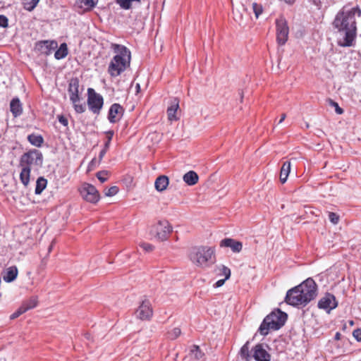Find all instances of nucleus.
Returning <instances> with one entry per match:
<instances>
[{
    "label": "nucleus",
    "instance_id": "20",
    "mask_svg": "<svg viewBox=\"0 0 361 361\" xmlns=\"http://www.w3.org/2000/svg\"><path fill=\"white\" fill-rule=\"evenodd\" d=\"M169 184V179L168 176L165 175H161L156 178L154 182V187L158 192H163L166 190Z\"/></svg>",
    "mask_w": 361,
    "mask_h": 361
},
{
    "label": "nucleus",
    "instance_id": "40",
    "mask_svg": "<svg viewBox=\"0 0 361 361\" xmlns=\"http://www.w3.org/2000/svg\"><path fill=\"white\" fill-rule=\"evenodd\" d=\"M220 271H221V274L225 276L224 279H228L231 276V270L229 268L224 265H221L220 267Z\"/></svg>",
    "mask_w": 361,
    "mask_h": 361
},
{
    "label": "nucleus",
    "instance_id": "38",
    "mask_svg": "<svg viewBox=\"0 0 361 361\" xmlns=\"http://www.w3.org/2000/svg\"><path fill=\"white\" fill-rule=\"evenodd\" d=\"M118 192V188L117 186H111L109 189L104 191L106 196L112 197L116 195Z\"/></svg>",
    "mask_w": 361,
    "mask_h": 361
},
{
    "label": "nucleus",
    "instance_id": "50",
    "mask_svg": "<svg viewBox=\"0 0 361 361\" xmlns=\"http://www.w3.org/2000/svg\"><path fill=\"white\" fill-rule=\"evenodd\" d=\"M227 279H220L219 281H217L215 284L214 285V286L215 288H219V287H221V286L224 285V283H225V281H226Z\"/></svg>",
    "mask_w": 361,
    "mask_h": 361
},
{
    "label": "nucleus",
    "instance_id": "55",
    "mask_svg": "<svg viewBox=\"0 0 361 361\" xmlns=\"http://www.w3.org/2000/svg\"><path fill=\"white\" fill-rule=\"evenodd\" d=\"M51 249H52V245H50L49 248H48V252L49 253L51 252Z\"/></svg>",
    "mask_w": 361,
    "mask_h": 361
},
{
    "label": "nucleus",
    "instance_id": "11",
    "mask_svg": "<svg viewBox=\"0 0 361 361\" xmlns=\"http://www.w3.org/2000/svg\"><path fill=\"white\" fill-rule=\"evenodd\" d=\"M268 345L265 343H258L252 348V357L256 361H270L271 355L267 350Z\"/></svg>",
    "mask_w": 361,
    "mask_h": 361
},
{
    "label": "nucleus",
    "instance_id": "30",
    "mask_svg": "<svg viewBox=\"0 0 361 361\" xmlns=\"http://www.w3.org/2000/svg\"><path fill=\"white\" fill-rule=\"evenodd\" d=\"M47 184V180L43 177H39L37 178L36 182V187L35 192L36 195H39L45 189Z\"/></svg>",
    "mask_w": 361,
    "mask_h": 361
},
{
    "label": "nucleus",
    "instance_id": "31",
    "mask_svg": "<svg viewBox=\"0 0 361 361\" xmlns=\"http://www.w3.org/2000/svg\"><path fill=\"white\" fill-rule=\"evenodd\" d=\"M190 355L195 360H200L204 354L198 345H194L190 350Z\"/></svg>",
    "mask_w": 361,
    "mask_h": 361
},
{
    "label": "nucleus",
    "instance_id": "12",
    "mask_svg": "<svg viewBox=\"0 0 361 361\" xmlns=\"http://www.w3.org/2000/svg\"><path fill=\"white\" fill-rule=\"evenodd\" d=\"M156 235L155 237L161 240H165L168 238L169 233L172 231V226L168 221H159L154 226Z\"/></svg>",
    "mask_w": 361,
    "mask_h": 361
},
{
    "label": "nucleus",
    "instance_id": "46",
    "mask_svg": "<svg viewBox=\"0 0 361 361\" xmlns=\"http://www.w3.org/2000/svg\"><path fill=\"white\" fill-rule=\"evenodd\" d=\"M353 336L357 341H361V329H355Z\"/></svg>",
    "mask_w": 361,
    "mask_h": 361
},
{
    "label": "nucleus",
    "instance_id": "41",
    "mask_svg": "<svg viewBox=\"0 0 361 361\" xmlns=\"http://www.w3.org/2000/svg\"><path fill=\"white\" fill-rule=\"evenodd\" d=\"M107 174L105 171H99L97 173V177L101 183H104L107 180Z\"/></svg>",
    "mask_w": 361,
    "mask_h": 361
},
{
    "label": "nucleus",
    "instance_id": "5",
    "mask_svg": "<svg viewBox=\"0 0 361 361\" xmlns=\"http://www.w3.org/2000/svg\"><path fill=\"white\" fill-rule=\"evenodd\" d=\"M79 79L78 78H73L69 81L68 92L75 111L78 114H82L85 111L86 106L85 104H79Z\"/></svg>",
    "mask_w": 361,
    "mask_h": 361
},
{
    "label": "nucleus",
    "instance_id": "44",
    "mask_svg": "<svg viewBox=\"0 0 361 361\" xmlns=\"http://www.w3.org/2000/svg\"><path fill=\"white\" fill-rule=\"evenodd\" d=\"M140 246L147 252H152L154 250V246L149 243H142Z\"/></svg>",
    "mask_w": 361,
    "mask_h": 361
},
{
    "label": "nucleus",
    "instance_id": "27",
    "mask_svg": "<svg viewBox=\"0 0 361 361\" xmlns=\"http://www.w3.org/2000/svg\"><path fill=\"white\" fill-rule=\"evenodd\" d=\"M21 172L20 173V179L21 183L27 187L30 182L31 169L28 167H21Z\"/></svg>",
    "mask_w": 361,
    "mask_h": 361
},
{
    "label": "nucleus",
    "instance_id": "47",
    "mask_svg": "<svg viewBox=\"0 0 361 361\" xmlns=\"http://www.w3.org/2000/svg\"><path fill=\"white\" fill-rule=\"evenodd\" d=\"M108 149H106V147L104 146V148L99 152L98 162H101V161L102 160L103 157L106 154Z\"/></svg>",
    "mask_w": 361,
    "mask_h": 361
},
{
    "label": "nucleus",
    "instance_id": "32",
    "mask_svg": "<svg viewBox=\"0 0 361 361\" xmlns=\"http://www.w3.org/2000/svg\"><path fill=\"white\" fill-rule=\"evenodd\" d=\"M39 0H23V8L28 11H32L37 5Z\"/></svg>",
    "mask_w": 361,
    "mask_h": 361
},
{
    "label": "nucleus",
    "instance_id": "49",
    "mask_svg": "<svg viewBox=\"0 0 361 361\" xmlns=\"http://www.w3.org/2000/svg\"><path fill=\"white\" fill-rule=\"evenodd\" d=\"M47 259L46 257L43 258L42 260H41V262L39 265V269L40 270H44L47 266Z\"/></svg>",
    "mask_w": 361,
    "mask_h": 361
},
{
    "label": "nucleus",
    "instance_id": "10",
    "mask_svg": "<svg viewBox=\"0 0 361 361\" xmlns=\"http://www.w3.org/2000/svg\"><path fill=\"white\" fill-rule=\"evenodd\" d=\"M82 198L91 203H96L99 201L100 196L96 188L89 183H84L80 189Z\"/></svg>",
    "mask_w": 361,
    "mask_h": 361
},
{
    "label": "nucleus",
    "instance_id": "1",
    "mask_svg": "<svg viewBox=\"0 0 361 361\" xmlns=\"http://www.w3.org/2000/svg\"><path fill=\"white\" fill-rule=\"evenodd\" d=\"M361 16V10L358 6L347 10L346 7H343L336 14L334 21L333 26L338 32H344L345 36L343 42H339L338 44L341 47H351L355 38L357 32V26L355 20V14Z\"/></svg>",
    "mask_w": 361,
    "mask_h": 361
},
{
    "label": "nucleus",
    "instance_id": "53",
    "mask_svg": "<svg viewBox=\"0 0 361 361\" xmlns=\"http://www.w3.org/2000/svg\"><path fill=\"white\" fill-rule=\"evenodd\" d=\"M341 338V334L339 332H337L335 335V339L339 340Z\"/></svg>",
    "mask_w": 361,
    "mask_h": 361
},
{
    "label": "nucleus",
    "instance_id": "16",
    "mask_svg": "<svg viewBox=\"0 0 361 361\" xmlns=\"http://www.w3.org/2000/svg\"><path fill=\"white\" fill-rule=\"evenodd\" d=\"M124 113L123 107L117 103L113 104L109 110L108 119L110 123H115L118 122Z\"/></svg>",
    "mask_w": 361,
    "mask_h": 361
},
{
    "label": "nucleus",
    "instance_id": "56",
    "mask_svg": "<svg viewBox=\"0 0 361 361\" xmlns=\"http://www.w3.org/2000/svg\"><path fill=\"white\" fill-rule=\"evenodd\" d=\"M349 323H350V324L351 326H353V325L354 324V322H353V321H352V320H351V321H350V322H349Z\"/></svg>",
    "mask_w": 361,
    "mask_h": 361
},
{
    "label": "nucleus",
    "instance_id": "14",
    "mask_svg": "<svg viewBox=\"0 0 361 361\" xmlns=\"http://www.w3.org/2000/svg\"><path fill=\"white\" fill-rule=\"evenodd\" d=\"M338 306V302L333 294L327 293L318 302V307L326 310L328 313Z\"/></svg>",
    "mask_w": 361,
    "mask_h": 361
},
{
    "label": "nucleus",
    "instance_id": "23",
    "mask_svg": "<svg viewBox=\"0 0 361 361\" xmlns=\"http://www.w3.org/2000/svg\"><path fill=\"white\" fill-rule=\"evenodd\" d=\"M290 161H286L283 162L280 171V181L281 183H285L287 180L288 176L290 172Z\"/></svg>",
    "mask_w": 361,
    "mask_h": 361
},
{
    "label": "nucleus",
    "instance_id": "24",
    "mask_svg": "<svg viewBox=\"0 0 361 361\" xmlns=\"http://www.w3.org/2000/svg\"><path fill=\"white\" fill-rule=\"evenodd\" d=\"M183 179L188 185H194L198 182L199 176L194 171H190L184 174Z\"/></svg>",
    "mask_w": 361,
    "mask_h": 361
},
{
    "label": "nucleus",
    "instance_id": "29",
    "mask_svg": "<svg viewBox=\"0 0 361 361\" xmlns=\"http://www.w3.org/2000/svg\"><path fill=\"white\" fill-rule=\"evenodd\" d=\"M68 54V47L66 43H62L59 48L55 51L54 57L59 60L65 58Z\"/></svg>",
    "mask_w": 361,
    "mask_h": 361
},
{
    "label": "nucleus",
    "instance_id": "51",
    "mask_svg": "<svg viewBox=\"0 0 361 361\" xmlns=\"http://www.w3.org/2000/svg\"><path fill=\"white\" fill-rule=\"evenodd\" d=\"M100 162H98V160L95 158H94L89 164V168L91 167H95L96 166L99 165Z\"/></svg>",
    "mask_w": 361,
    "mask_h": 361
},
{
    "label": "nucleus",
    "instance_id": "36",
    "mask_svg": "<svg viewBox=\"0 0 361 361\" xmlns=\"http://www.w3.org/2000/svg\"><path fill=\"white\" fill-rule=\"evenodd\" d=\"M252 6V10L255 15V17L257 18H258L259 15L262 14V13L263 11L262 6L260 4H258L257 3H253Z\"/></svg>",
    "mask_w": 361,
    "mask_h": 361
},
{
    "label": "nucleus",
    "instance_id": "54",
    "mask_svg": "<svg viewBox=\"0 0 361 361\" xmlns=\"http://www.w3.org/2000/svg\"><path fill=\"white\" fill-rule=\"evenodd\" d=\"M312 2H313V4H314V5L317 6H318L319 5V4H320V1H319V0H312Z\"/></svg>",
    "mask_w": 361,
    "mask_h": 361
},
{
    "label": "nucleus",
    "instance_id": "2",
    "mask_svg": "<svg viewBox=\"0 0 361 361\" xmlns=\"http://www.w3.org/2000/svg\"><path fill=\"white\" fill-rule=\"evenodd\" d=\"M111 48L116 55L111 59L108 73L111 77H117L124 72L130 65L131 53L124 45L111 44Z\"/></svg>",
    "mask_w": 361,
    "mask_h": 361
},
{
    "label": "nucleus",
    "instance_id": "37",
    "mask_svg": "<svg viewBox=\"0 0 361 361\" xmlns=\"http://www.w3.org/2000/svg\"><path fill=\"white\" fill-rule=\"evenodd\" d=\"M329 221L334 225L338 224L340 220V216L338 214L334 212H329L328 214Z\"/></svg>",
    "mask_w": 361,
    "mask_h": 361
},
{
    "label": "nucleus",
    "instance_id": "15",
    "mask_svg": "<svg viewBox=\"0 0 361 361\" xmlns=\"http://www.w3.org/2000/svg\"><path fill=\"white\" fill-rule=\"evenodd\" d=\"M298 290L299 288L295 286L288 290L285 298V301L287 304L292 306H305L302 301V297Z\"/></svg>",
    "mask_w": 361,
    "mask_h": 361
},
{
    "label": "nucleus",
    "instance_id": "45",
    "mask_svg": "<svg viewBox=\"0 0 361 361\" xmlns=\"http://www.w3.org/2000/svg\"><path fill=\"white\" fill-rule=\"evenodd\" d=\"M8 18L4 16L0 15V27H8Z\"/></svg>",
    "mask_w": 361,
    "mask_h": 361
},
{
    "label": "nucleus",
    "instance_id": "52",
    "mask_svg": "<svg viewBox=\"0 0 361 361\" xmlns=\"http://www.w3.org/2000/svg\"><path fill=\"white\" fill-rule=\"evenodd\" d=\"M286 114H283L281 115V119L279 121V123H281L284 121V119L286 118Z\"/></svg>",
    "mask_w": 361,
    "mask_h": 361
},
{
    "label": "nucleus",
    "instance_id": "8",
    "mask_svg": "<svg viewBox=\"0 0 361 361\" xmlns=\"http://www.w3.org/2000/svg\"><path fill=\"white\" fill-rule=\"evenodd\" d=\"M87 105L90 111L99 115L104 105L103 97L96 92L94 89H87Z\"/></svg>",
    "mask_w": 361,
    "mask_h": 361
},
{
    "label": "nucleus",
    "instance_id": "35",
    "mask_svg": "<svg viewBox=\"0 0 361 361\" xmlns=\"http://www.w3.org/2000/svg\"><path fill=\"white\" fill-rule=\"evenodd\" d=\"M181 334V330L178 327L173 328L172 330L168 332V338L171 340H175Z\"/></svg>",
    "mask_w": 361,
    "mask_h": 361
},
{
    "label": "nucleus",
    "instance_id": "19",
    "mask_svg": "<svg viewBox=\"0 0 361 361\" xmlns=\"http://www.w3.org/2000/svg\"><path fill=\"white\" fill-rule=\"evenodd\" d=\"M179 108V99L178 98H173L171 101L170 106L167 109V114L169 120L177 121L178 118L176 114Z\"/></svg>",
    "mask_w": 361,
    "mask_h": 361
},
{
    "label": "nucleus",
    "instance_id": "48",
    "mask_svg": "<svg viewBox=\"0 0 361 361\" xmlns=\"http://www.w3.org/2000/svg\"><path fill=\"white\" fill-rule=\"evenodd\" d=\"M59 121L60 123H61L63 126H68V119L64 117L63 116H59Z\"/></svg>",
    "mask_w": 361,
    "mask_h": 361
},
{
    "label": "nucleus",
    "instance_id": "22",
    "mask_svg": "<svg viewBox=\"0 0 361 361\" xmlns=\"http://www.w3.org/2000/svg\"><path fill=\"white\" fill-rule=\"evenodd\" d=\"M18 269L16 266H11L6 269L3 278L6 282L10 283L13 281L18 276Z\"/></svg>",
    "mask_w": 361,
    "mask_h": 361
},
{
    "label": "nucleus",
    "instance_id": "7",
    "mask_svg": "<svg viewBox=\"0 0 361 361\" xmlns=\"http://www.w3.org/2000/svg\"><path fill=\"white\" fill-rule=\"evenodd\" d=\"M43 156L41 152L37 149H31L24 153L20 159V167L30 168L32 165L40 166L42 164Z\"/></svg>",
    "mask_w": 361,
    "mask_h": 361
},
{
    "label": "nucleus",
    "instance_id": "28",
    "mask_svg": "<svg viewBox=\"0 0 361 361\" xmlns=\"http://www.w3.org/2000/svg\"><path fill=\"white\" fill-rule=\"evenodd\" d=\"M27 140L30 142V143L35 147H41L44 139L42 135H36V134H30L27 136Z\"/></svg>",
    "mask_w": 361,
    "mask_h": 361
},
{
    "label": "nucleus",
    "instance_id": "4",
    "mask_svg": "<svg viewBox=\"0 0 361 361\" xmlns=\"http://www.w3.org/2000/svg\"><path fill=\"white\" fill-rule=\"evenodd\" d=\"M287 314L277 309L268 314L259 326L258 331L262 336H267L270 330H279L287 319Z\"/></svg>",
    "mask_w": 361,
    "mask_h": 361
},
{
    "label": "nucleus",
    "instance_id": "42",
    "mask_svg": "<svg viewBox=\"0 0 361 361\" xmlns=\"http://www.w3.org/2000/svg\"><path fill=\"white\" fill-rule=\"evenodd\" d=\"M329 104L335 108V111L338 114H342L343 113V109L338 106L337 102L329 99Z\"/></svg>",
    "mask_w": 361,
    "mask_h": 361
},
{
    "label": "nucleus",
    "instance_id": "39",
    "mask_svg": "<svg viewBox=\"0 0 361 361\" xmlns=\"http://www.w3.org/2000/svg\"><path fill=\"white\" fill-rule=\"evenodd\" d=\"M106 135V141L104 144V147H106V149H109L110 146V142L112 140V137L114 136V132L113 130H109L105 133Z\"/></svg>",
    "mask_w": 361,
    "mask_h": 361
},
{
    "label": "nucleus",
    "instance_id": "43",
    "mask_svg": "<svg viewBox=\"0 0 361 361\" xmlns=\"http://www.w3.org/2000/svg\"><path fill=\"white\" fill-rule=\"evenodd\" d=\"M25 312H26L25 311L24 307H22L21 306H20L19 308L15 312H13L11 315L10 317L11 319H14L18 318L20 315H21L22 314H23Z\"/></svg>",
    "mask_w": 361,
    "mask_h": 361
},
{
    "label": "nucleus",
    "instance_id": "57",
    "mask_svg": "<svg viewBox=\"0 0 361 361\" xmlns=\"http://www.w3.org/2000/svg\"><path fill=\"white\" fill-rule=\"evenodd\" d=\"M137 89H139L140 88V85L139 84H137Z\"/></svg>",
    "mask_w": 361,
    "mask_h": 361
},
{
    "label": "nucleus",
    "instance_id": "9",
    "mask_svg": "<svg viewBox=\"0 0 361 361\" xmlns=\"http://www.w3.org/2000/svg\"><path fill=\"white\" fill-rule=\"evenodd\" d=\"M276 40L279 45H284L288 40L289 28L286 20L281 16L276 20Z\"/></svg>",
    "mask_w": 361,
    "mask_h": 361
},
{
    "label": "nucleus",
    "instance_id": "34",
    "mask_svg": "<svg viewBox=\"0 0 361 361\" xmlns=\"http://www.w3.org/2000/svg\"><path fill=\"white\" fill-rule=\"evenodd\" d=\"M133 1H137L140 3V0H116V2L125 10H128L131 8V4Z\"/></svg>",
    "mask_w": 361,
    "mask_h": 361
},
{
    "label": "nucleus",
    "instance_id": "18",
    "mask_svg": "<svg viewBox=\"0 0 361 361\" xmlns=\"http://www.w3.org/2000/svg\"><path fill=\"white\" fill-rule=\"evenodd\" d=\"M221 247H230L233 252H240L242 250V243L232 238H224L220 242Z\"/></svg>",
    "mask_w": 361,
    "mask_h": 361
},
{
    "label": "nucleus",
    "instance_id": "21",
    "mask_svg": "<svg viewBox=\"0 0 361 361\" xmlns=\"http://www.w3.org/2000/svg\"><path fill=\"white\" fill-rule=\"evenodd\" d=\"M10 111L14 117L20 116L23 113L22 104L18 97L13 98L10 103Z\"/></svg>",
    "mask_w": 361,
    "mask_h": 361
},
{
    "label": "nucleus",
    "instance_id": "13",
    "mask_svg": "<svg viewBox=\"0 0 361 361\" xmlns=\"http://www.w3.org/2000/svg\"><path fill=\"white\" fill-rule=\"evenodd\" d=\"M136 317L141 320H149L153 315V310L151 302L148 300H145L136 310Z\"/></svg>",
    "mask_w": 361,
    "mask_h": 361
},
{
    "label": "nucleus",
    "instance_id": "17",
    "mask_svg": "<svg viewBox=\"0 0 361 361\" xmlns=\"http://www.w3.org/2000/svg\"><path fill=\"white\" fill-rule=\"evenodd\" d=\"M57 47V42L55 41H42L37 44V49L45 55H49Z\"/></svg>",
    "mask_w": 361,
    "mask_h": 361
},
{
    "label": "nucleus",
    "instance_id": "6",
    "mask_svg": "<svg viewBox=\"0 0 361 361\" xmlns=\"http://www.w3.org/2000/svg\"><path fill=\"white\" fill-rule=\"evenodd\" d=\"M298 291L302 297V301L305 305H307L311 300L314 299L317 295V286L315 281L308 278L300 285L297 286Z\"/></svg>",
    "mask_w": 361,
    "mask_h": 361
},
{
    "label": "nucleus",
    "instance_id": "33",
    "mask_svg": "<svg viewBox=\"0 0 361 361\" xmlns=\"http://www.w3.org/2000/svg\"><path fill=\"white\" fill-rule=\"evenodd\" d=\"M79 1L80 7L84 8L86 11H90L97 4V1H94V0H79Z\"/></svg>",
    "mask_w": 361,
    "mask_h": 361
},
{
    "label": "nucleus",
    "instance_id": "3",
    "mask_svg": "<svg viewBox=\"0 0 361 361\" xmlns=\"http://www.w3.org/2000/svg\"><path fill=\"white\" fill-rule=\"evenodd\" d=\"M190 260L198 267H207L215 262V251L212 247L194 246L189 251Z\"/></svg>",
    "mask_w": 361,
    "mask_h": 361
},
{
    "label": "nucleus",
    "instance_id": "25",
    "mask_svg": "<svg viewBox=\"0 0 361 361\" xmlns=\"http://www.w3.org/2000/svg\"><path fill=\"white\" fill-rule=\"evenodd\" d=\"M239 354L241 358L245 361H250L252 355L250 352V341H247L240 348Z\"/></svg>",
    "mask_w": 361,
    "mask_h": 361
},
{
    "label": "nucleus",
    "instance_id": "26",
    "mask_svg": "<svg viewBox=\"0 0 361 361\" xmlns=\"http://www.w3.org/2000/svg\"><path fill=\"white\" fill-rule=\"evenodd\" d=\"M38 304V298L37 296H32L28 300L23 301L22 305H20L22 307H24L25 311L27 312L30 310H32L37 307Z\"/></svg>",
    "mask_w": 361,
    "mask_h": 361
}]
</instances>
